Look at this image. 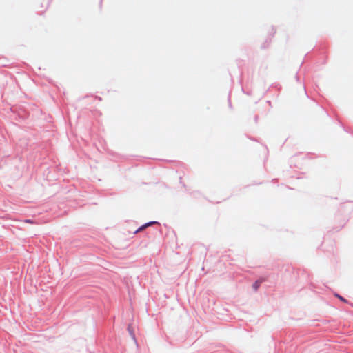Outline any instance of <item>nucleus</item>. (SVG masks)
<instances>
[{"label": "nucleus", "mask_w": 353, "mask_h": 353, "mask_svg": "<svg viewBox=\"0 0 353 353\" xmlns=\"http://www.w3.org/2000/svg\"><path fill=\"white\" fill-rule=\"evenodd\" d=\"M154 223H156V222H149V223H147L144 225H143L142 226H141L140 228H139L136 231H135V233H138L139 232H141L143 231L144 229H145L147 227L154 224Z\"/></svg>", "instance_id": "1"}, {"label": "nucleus", "mask_w": 353, "mask_h": 353, "mask_svg": "<svg viewBox=\"0 0 353 353\" xmlns=\"http://www.w3.org/2000/svg\"><path fill=\"white\" fill-rule=\"evenodd\" d=\"M261 283V281H256L252 285L253 288L254 289V290H257L258 288H259L260 285Z\"/></svg>", "instance_id": "2"}, {"label": "nucleus", "mask_w": 353, "mask_h": 353, "mask_svg": "<svg viewBox=\"0 0 353 353\" xmlns=\"http://www.w3.org/2000/svg\"><path fill=\"white\" fill-rule=\"evenodd\" d=\"M341 301L344 302V303H347V301L344 299L343 297H342L341 296L339 295V294H336V295Z\"/></svg>", "instance_id": "3"}, {"label": "nucleus", "mask_w": 353, "mask_h": 353, "mask_svg": "<svg viewBox=\"0 0 353 353\" xmlns=\"http://www.w3.org/2000/svg\"><path fill=\"white\" fill-rule=\"evenodd\" d=\"M26 222H27V223H32V221L30 220H26Z\"/></svg>", "instance_id": "4"}, {"label": "nucleus", "mask_w": 353, "mask_h": 353, "mask_svg": "<svg viewBox=\"0 0 353 353\" xmlns=\"http://www.w3.org/2000/svg\"><path fill=\"white\" fill-rule=\"evenodd\" d=\"M128 330H129L130 332H132V330H130V326L128 327Z\"/></svg>", "instance_id": "5"}, {"label": "nucleus", "mask_w": 353, "mask_h": 353, "mask_svg": "<svg viewBox=\"0 0 353 353\" xmlns=\"http://www.w3.org/2000/svg\"><path fill=\"white\" fill-rule=\"evenodd\" d=\"M128 330H129L130 332H132V330H130V326L128 327Z\"/></svg>", "instance_id": "6"}]
</instances>
